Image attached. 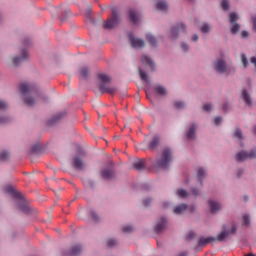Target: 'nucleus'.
<instances>
[{
    "mask_svg": "<svg viewBox=\"0 0 256 256\" xmlns=\"http://www.w3.org/2000/svg\"><path fill=\"white\" fill-rule=\"evenodd\" d=\"M19 90L24 95V103L27 107H33L37 103V99H41V95L37 94L36 98L29 96V93H33V85L22 83L19 85Z\"/></svg>",
    "mask_w": 256,
    "mask_h": 256,
    "instance_id": "1",
    "label": "nucleus"
},
{
    "mask_svg": "<svg viewBox=\"0 0 256 256\" xmlns=\"http://www.w3.org/2000/svg\"><path fill=\"white\" fill-rule=\"evenodd\" d=\"M172 155L171 149L165 148L162 152V156L156 159V167L158 169H167L171 163Z\"/></svg>",
    "mask_w": 256,
    "mask_h": 256,
    "instance_id": "2",
    "label": "nucleus"
},
{
    "mask_svg": "<svg viewBox=\"0 0 256 256\" xmlns=\"http://www.w3.org/2000/svg\"><path fill=\"white\" fill-rule=\"evenodd\" d=\"M98 79L101 81V84H100L101 93H109V95H113V93L117 91L116 88L107 86L106 83L111 82V77H109V75L99 74Z\"/></svg>",
    "mask_w": 256,
    "mask_h": 256,
    "instance_id": "3",
    "label": "nucleus"
},
{
    "mask_svg": "<svg viewBox=\"0 0 256 256\" xmlns=\"http://www.w3.org/2000/svg\"><path fill=\"white\" fill-rule=\"evenodd\" d=\"M247 159H256V150L252 149L249 152L243 150L236 154V161L238 163H243V161H247Z\"/></svg>",
    "mask_w": 256,
    "mask_h": 256,
    "instance_id": "4",
    "label": "nucleus"
},
{
    "mask_svg": "<svg viewBox=\"0 0 256 256\" xmlns=\"http://www.w3.org/2000/svg\"><path fill=\"white\" fill-rule=\"evenodd\" d=\"M214 69L216 73L220 74L227 73V75H229L231 73V69L227 66V63L223 59H217L214 62Z\"/></svg>",
    "mask_w": 256,
    "mask_h": 256,
    "instance_id": "5",
    "label": "nucleus"
},
{
    "mask_svg": "<svg viewBox=\"0 0 256 256\" xmlns=\"http://www.w3.org/2000/svg\"><path fill=\"white\" fill-rule=\"evenodd\" d=\"M119 23V15L115 9L112 10V18H109L106 22H104V29H113L115 25Z\"/></svg>",
    "mask_w": 256,
    "mask_h": 256,
    "instance_id": "6",
    "label": "nucleus"
},
{
    "mask_svg": "<svg viewBox=\"0 0 256 256\" xmlns=\"http://www.w3.org/2000/svg\"><path fill=\"white\" fill-rule=\"evenodd\" d=\"M187 209L189 210L190 213H193L195 211V206L191 205L188 206L187 204H180L174 207L173 209V213H175V215H183V213H185V211H187Z\"/></svg>",
    "mask_w": 256,
    "mask_h": 256,
    "instance_id": "7",
    "label": "nucleus"
},
{
    "mask_svg": "<svg viewBox=\"0 0 256 256\" xmlns=\"http://www.w3.org/2000/svg\"><path fill=\"white\" fill-rule=\"evenodd\" d=\"M186 29H187V26H185V24L183 23H180L174 26L171 30V39H177L181 31L185 33Z\"/></svg>",
    "mask_w": 256,
    "mask_h": 256,
    "instance_id": "8",
    "label": "nucleus"
},
{
    "mask_svg": "<svg viewBox=\"0 0 256 256\" xmlns=\"http://www.w3.org/2000/svg\"><path fill=\"white\" fill-rule=\"evenodd\" d=\"M130 43L134 49H143L145 47V41L139 38H135L133 35L129 36Z\"/></svg>",
    "mask_w": 256,
    "mask_h": 256,
    "instance_id": "9",
    "label": "nucleus"
},
{
    "mask_svg": "<svg viewBox=\"0 0 256 256\" xmlns=\"http://www.w3.org/2000/svg\"><path fill=\"white\" fill-rule=\"evenodd\" d=\"M72 165L77 171H83V169H85V162H83V159H81L79 156L73 157Z\"/></svg>",
    "mask_w": 256,
    "mask_h": 256,
    "instance_id": "10",
    "label": "nucleus"
},
{
    "mask_svg": "<svg viewBox=\"0 0 256 256\" xmlns=\"http://www.w3.org/2000/svg\"><path fill=\"white\" fill-rule=\"evenodd\" d=\"M215 241H217V238L213 236H209L207 238L200 237L198 240V246L205 247V245H209V243H215Z\"/></svg>",
    "mask_w": 256,
    "mask_h": 256,
    "instance_id": "11",
    "label": "nucleus"
},
{
    "mask_svg": "<svg viewBox=\"0 0 256 256\" xmlns=\"http://www.w3.org/2000/svg\"><path fill=\"white\" fill-rule=\"evenodd\" d=\"M166 225H167V219H165V217L160 218L159 222L155 226L156 233H161V231L165 229Z\"/></svg>",
    "mask_w": 256,
    "mask_h": 256,
    "instance_id": "12",
    "label": "nucleus"
},
{
    "mask_svg": "<svg viewBox=\"0 0 256 256\" xmlns=\"http://www.w3.org/2000/svg\"><path fill=\"white\" fill-rule=\"evenodd\" d=\"M197 132V124H191L189 130L186 133V139H195V133Z\"/></svg>",
    "mask_w": 256,
    "mask_h": 256,
    "instance_id": "13",
    "label": "nucleus"
},
{
    "mask_svg": "<svg viewBox=\"0 0 256 256\" xmlns=\"http://www.w3.org/2000/svg\"><path fill=\"white\" fill-rule=\"evenodd\" d=\"M242 98L244 100V103L248 105V107H251L253 105V101L251 100V96L249 95V92H247L246 89L242 90Z\"/></svg>",
    "mask_w": 256,
    "mask_h": 256,
    "instance_id": "14",
    "label": "nucleus"
},
{
    "mask_svg": "<svg viewBox=\"0 0 256 256\" xmlns=\"http://www.w3.org/2000/svg\"><path fill=\"white\" fill-rule=\"evenodd\" d=\"M209 207L212 213H217V211H221V204L215 200L209 201Z\"/></svg>",
    "mask_w": 256,
    "mask_h": 256,
    "instance_id": "15",
    "label": "nucleus"
},
{
    "mask_svg": "<svg viewBox=\"0 0 256 256\" xmlns=\"http://www.w3.org/2000/svg\"><path fill=\"white\" fill-rule=\"evenodd\" d=\"M157 147H159V138L158 136H154L148 145V149L155 151Z\"/></svg>",
    "mask_w": 256,
    "mask_h": 256,
    "instance_id": "16",
    "label": "nucleus"
},
{
    "mask_svg": "<svg viewBox=\"0 0 256 256\" xmlns=\"http://www.w3.org/2000/svg\"><path fill=\"white\" fill-rule=\"evenodd\" d=\"M81 251H83V248L81 247V245H74V246H72L68 255L76 256V255H79V253H81Z\"/></svg>",
    "mask_w": 256,
    "mask_h": 256,
    "instance_id": "17",
    "label": "nucleus"
},
{
    "mask_svg": "<svg viewBox=\"0 0 256 256\" xmlns=\"http://www.w3.org/2000/svg\"><path fill=\"white\" fill-rule=\"evenodd\" d=\"M102 177L103 179H113V177H115V173L111 169H104L102 171Z\"/></svg>",
    "mask_w": 256,
    "mask_h": 256,
    "instance_id": "18",
    "label": "nucleus"
},
{
    "mask_svg": "<svg viewBox=\"0 0 256 256\" xmlns=\"http://www.w3.org/2000/svg\"><path fill=\"white\" fill-rule=\"evenodd\" d=\"M141 61L144 65H149V67H151L152 69H153V67H155L153 60L147 55L142 56Z\"/></svg>",
    "mask_w": 256,
    "mask_h": 256,
    "instance_id": "19",
    "label": "nucleus"
},
{
    "mask_svg": "<svg viewBox=\"0 0 256 256\" xmlns=\"http://www.w3.org/2000/svg\"><path fill=\"white\" fill-rule=\"evenodd\" d=\"M21 53H22V57H21V58H19V57H14V59H13L14 65H19V63H21V61L27 60V51L22 50Z\"/></svg>",
    "mask_w": 256,
    "mask_h": 256,
    "instance_id": "20",
    "label": "nucleus"
},
{
    "mask_svg": "<svg viewBox=\"0 0 256 256\" xmlns=\"http://www.w3.org/2000/svg\"><path fill=\"white\" fill-rule=\"evenodd\" d=\"M129 17H130V21L134 23V25H137L139 18L137 17V13H135V10L133 9L129 10Z\"/></svg>",
    "mask_w": 256,
    "mask_h": 256,
    "instance_id": "21",
    "label": "nucleus"
},
{
    "mask_svg": "<svg viewBox=\"0 0 256 256\" xmlns=\"http://www.w3.org/2000/svg\"><path fill=\"white\" fill-rule=\"evenodd\" d=\"M154 91L157 93V95H167V89L161 85L155 86Z\"/></svg>",
    "mask_w": 256,
    "mask_h": 256,
    "instance_id": "22",
    "label": "nucleus"
},
{
    "mask_svg": "<svg viewBox=\"0 0 256 256\" xmlns=\"http://www.w3.org/2000/svg\"><path fill=\"white\" fill-rule=\"evenodd\" d=\"M134 169H137V171H141L142 169H145V161L138 160L133 163Z\"/></svg>",
    "mask_w": 256,
    "mask_h": 256,
    "instance_id": "23",
    "label": "nucleus"
},
{
    "mask_svg": "<svg viewBox=\"0 0 256 256\" xmlns=\"http://www.w3.org/2000/svg\"><path fill=\"white\" fill-rule=\"evenodd\" d=\"M167 2L165 1H159L157 4H156V9L157 11H167Z\"/></svg>",
    "mask_w": 256,
    "mask_h": 256,
    "instance_id": "24",
    "label": "nucleus"
},
{
    "mask_svg": "<svg viewBox=\"0 0 256 256\" xmlns=\"http://www.w3.org/2000/svg\"><path fill=\"white\" fill-rule=\"evenodd\" d=\"M146 39L152 47H155L157 45V38L155 36L147 34Z\"/></svg>",
    "mask_w": 256,
    "mask_h": 256,
    "instance_id": "25",
    "label": "nucleus"
},
{
    "mask_svg": "<svg viewBox=\"0 0 256 256\" xmlns=\"http://www.w3.org/2000/svg\"><path fill=\"white\" fill-rule=\"evenodd\" d=\"M229 237V231H222L216 238V241H225V238Z\"/></svg>",
    "mask_w": 256,
    "mask_h": 256,
    "instance_id": "26",
    "label": "nucleus"
},
{
    "mask_svg": "<svg viewBox=\"0 0 256 256\" xmlns=\"http://www.w3.org/2000/svg\"><path fill=\"white\" fill-rule=\"evenodd\" d=\"M139 75L142 81H145V83H149V77L147 76V73H145V71H143L141 68H139Z\"/></svg>",
    "mask_w": 256,
    "mask_h": 256,
    "instance_id": "27",
    "label": "nucleus"
},
{
    "mask_svg": "<svg viewBox=\"0 0 256 256\" xmlns=\"http://www.w3.org/2000/svg\"><path fill=\"white\" fill-rule=\"evenodd\" d=\"M88 76H89V69H87V67H82L80 69V77H82L83 79H87Z\"/></svg>",
    "mask_w": 256,
    "mask_h": 256,
    "instance_id": "28",
    "label": "nucleus"
},
{
    "mask_svg": "<svg viewBox=\"0 0 256 256\" xmlns=\"http://www.w3.org/2000/svg\"><path fill=\"white\" fill-rule=\"evenodd\" d=\"M177 195H178V197L185 199V197H187L189 195V192H187V190H184V189H178Z\"/></svg>",
    "mask_w": 256,
    "mask_h": 256,
    "instance_id": "29",
    "label": "nucleus"
},
{
    "mask_svg": "<svg viewBox=\"0 0 256 256\" xmlns=\"http://www.w3.org/2000/svg\"><path fill=\"white\" fill-rule=\"evenodd\" d=\"M18 207L22 213H29V206L27 204L20 203Z\"/></svg>",
    "mask_w": 256,
    "mask_h": 256,
    "instance_id": "30",
    "label": "nucleus"
},
{
    "mask_svg": "<svg viewBox=\"0 0 256 256\" xmlns=\"http://www.w3.org/2000/svg\"><path fill=\"white\" fill-rule=\"evenodd\" d=\"M229 17H230V23L232 24L235 23L237 19H239V16L235 12L230 13Z\"/></svg>",
    "mask_w": 256,
    "mask_h": 256,
    "instance_id": "31",
    "label": "nucleus"
},
{
    "mask_svg": "<svg viewBox=\"0 0 256 256\" xmlns=\"http://www.w3.org/2000/svg\"><path fill=\"white\" fill-rule=\"evenodd\" d=\"M197 175H198V179L201 183V181H203V177H205V170H203V168H199Z\"/></svg>",
    "mask_w": 256,
    "mask_h": 256,
    "instance_id": "32",
    "label": "nucleus"
},
{
    "mask_svg": "<svg viewBox=\"0 0 256 256\" xmlns=\"http://www.w3.org/2000/svg\"><path fill=\"white\" fill-rule=\"evenodd\" d=\"M221 7L224 11H229V0H222Z\"/></svg>",
    "mask_w": 256,
    "mask_h": 256,
    "instance_id": "33",
    "label": "nucleus"
},
{
    "mask_svg": "<svg viewBox=\"0 0 256 256\" xmlns=\"http://www.w3.org/2000/svg\"><path fill=\"white\" fill-rule=\"evenodd\" d=\"M239 29H241V26L238 23H235L232 27H231V33H233V35H235V33L239 32Z\"/></svg>",
    "mask_w": 256,
    "mask_h": 256,
    "instance_id": "34",
    "label": "nucleus"
},
{
    "mask_svg": "<svg viewBox=\"0 0 256 256\" xmlns=\"http://www.w3.org/2000/svg\"><path fill=\"white\" fill-rule=\"evenodd\" d=\"M234 137H236V139H243V131H241V129L237 128L234 133Z\"/></svg>",
    "mask_w": 256,
    "mask_h": 256,
    "instance_id": "35",
    "label": "nucleus"
},
{
    "mask_svg": "<svg viewBox=\"0 0 256 256\" xmlns=\"http://www.w3.org/2000/svg\"><path fill=\"white\" fill-rule=\"evenodd\" d=\"M0 159H1V161H7V159H9V152H7V151L1 152Z\"/></svg>",
    "mask_w": 256,
    "mask_h": 256,
    "instance_id": "36",
    "label": "nucleus"
},
{
    "mask_svg": "<svg viewBox=\"0 0 256 256\" xmlns=\"http://www.w3.org/2000/svg\"><path fill=\"white\" fill-rule=\"evenodd\" d=\"M250 224H251V219L249 218V215H244L243 216V225H245L246 227H249Z\"/></svg>",
    "mask_w": 256,
    "mask_h": 256,
    "instance_id": "37",
    "label": "nucleus"
},
{
    "mask_svg": "<svg viewBox=\"0 0 256 256\" xmlns=\"http://www.w3.org/2000/svg\"><path fill=\"white\" fill-rule=\"evenodd\" d=\"M210 29H211V27H209V24H203V26L200 27V31L202 33H209Z\"/></svg>",
    "mask_w": 256,
    "mask_h": 256,
    "instance_id": "38",
    "label": "nucleus"
},
{
    "mask_svg": "<svg viewBox=\"0 0 256 256\" xmlns=\"http://www.w3.org/2000/svg\"><path fill=\"white\" fill-rule=\"evenodd\" d=\"M174 107H175L176 109H183V107H185V102L176 101V102H174Z\"/></svg>",
    "mask_w": 256,
    "mask_h": 256,
    "instance_id": "39",
    "label": "nucleus"
},
{
    "mask_svg": "<svg viewBox=\"0 0 256 256\" xmlns=\"http://www.w3.org/2000/svg\"><path fill=\"white\" fill-rule=\"evenodd\" d=\"M241 61L244 65V67H247V65H249V61L247 60V56L245 54L241 55Z\"/></svg>",
    "mask_w": 256,
    "mask_h": 256,
    "instance_id": "40",
    "label": "nucleus"
},
{
    "mask_svg": "<svg viewBox=\"0 0 256 256\" xmlns=\"http://www.w3.org/2000/svg\"><path fill=\"white\" fill-rule=\"evenodd\" d=\"M107 245H108V247H115V245H117V240H115V239H108L107 240Z\"/></svg>",
    "mask_w": 256,
    "mask_h": 256,
    "instance_id": "41",
    "label": "nucleus"
},
{
    "mask_svg": "<svg viewBox=\"0 0 256 256\" xmlns=\"http://www.w3.org/2000/svg\"><path fill=\"white\" fill-rule=\"evenodd\" d=\"M122 231L123 233H131V231H133V226H124Z\"/></svg>",
    "mask_w": 256,
    "mask_h": 256,
    "instance_id": "42",
    "label": "nucleus"
},
{
    "mask_svg": "<svg viewBox=\"0 0 256 256\" xmlns=\"http://www.w3.org/2000/svg\"><path fill=\"white\" fill-rule=\"evenodd\" d=\"M90 213H91V217H92L93 221H99V216H97L95 214V211L91 210Z\"/></svg>",
    "mask_w": 256,
    "mask_h": 256,
    "instance_id": "43",
    "label": "nucleus"
},
{
    "mask_svg": "<svg viewBox=\"0 0 256 256\" xmlns=\"http://www.w3.org/2000/svg\"><path fill=\"white\" fill-rule=\"evenodd\" d=\"M0 109L1 110L7 109V102L0 100Z\"/></svg>",
    "mask_w": 256,
    "mask_h": 256,
    "instance_id": "44",
    "label": "nucleus"
},
{
    "mask_svg": "<svg viewBox=\"0 0 256 256\" xmlns=\"http://www.w3.org/2000/svg\"><path fill=\"white\" fill-rule=\"evenodd\" d=\"M221 121H223V119L219 116H217L215 119H214V123L215 125H221Z\"/></svg>",
    "mask_w": 256,
    "mask_h": 256,
    "instance_id": "45",
    "label": "nucleus"
},
{
    "mask_svg": "<svg viewBox=\"0 0 256 256\" xmlns=\"http://www.w3.org/2000/svg\"><path fill=\"white\" fill-rule=\"evenodd\" d=\"M181 49H182V51H189V45H187L186 43H182Z\"/></svg>",
    "mask_w": 256,
    "mask_h": 256,
    "instance_id": "46",
    "label": "nucleus"
},
{
    "mask_svg": "<svg viewBox=\"0 0 256 256\" xmlns=\"http://www.w3.org/2000/svg\"><path fill=\"white\" fill-rule=\"evenodd\" d=\"M213 106H211V104H205L203 105V110L204 111H210L212 109Z\"/></svg>",
    "mask_w": 256,
    "mask_h": 256,
    "instance_id": "47",
    "label": "nucleus"
},
{
    "mask_svg": "<svg viewBox=\"0 0 256 256\" xmlns=\"http://www.w3.org/2000/svg\"><path fill=\"white\" fill-rule=\"evenodd\" d=\"M149 203H151V198H147V199L143 200L144 207H149Z\"/></svg>",
    "mask_w": 256,
    "mask_h": 256,
    "instance_id": "48",
    "label": "nucleus"
},
{
    "mask_svg": "<svg viewBox=\"0 0 256 256\" xmlns=\"http://www.w3.org/2000/svg\"><path fill=\"white\" fill-rule=\"evenodd\" d=\"M63 117V113H59L54 117L53 121H59V119H61Z\"/></svg>",
    "mask_w": 256,
    "mask_h": 256,
    "instance_id": "49",
    "label": "nucleus"
},
{
    "mask_svg": "<svg viewBox=\"0 0 256 256\" xmlns=\"http://www.w3.org/2000/svg\"><path fill=\"white\" fill-rule=\"evenodd\" d=\"M241 36L243 37V39H245V37H249V32L242 31Z\"/></svg>",
    "mask_w": 256,
    "mask_h": 256,
    "instance_id": "50",
    "label": "nucleus"
},
{
    "mask_svg": "<svg viewBox=\"0 0 256 256\" xmlns=\"http://www.w3.org/2000/svg\"><path fill=\"white\" fill-rule=\"evenodd\" d=\"M192 41H195V42L199 41V35L194 34V35L192 36Z\"/></svg>",
    "mask_w": 256,
    "mask_h": 256,
    "instance_id": "51",
    "label": "nucleus"
},
{
    "mask_svg": "<svg viewBox=\"0 0 256 256\" xmlns=\"http://www.w3.org/2000/svg\"><path fill=\"white\" fill-rule=\"evenodd\" d=\"M228 233H232L234 235V233H237V227L233 226Z\"/></svg>",
    "mask_w": 256,
    "mask_h": 256,
    "instance_id": "52",
    "label": "nucleus"
},
{
    "mask_svg": "<svg viewBox=\"0 0 256 256\" xmlns=\"http://www.w3.org/2000/svg\"><path fill=\"white\" fill-rule=\"evenodd\" d=\"M193 237H195V233H194V232H190V233L187 235V239H193Z\"/></svg>",
    "mask_w": 256,
    "mask_h": 256,
    "instance_id": "53",
    "label": "nucleus"
},
{
    "mask_svg": "<svg viewBox=\"0 0 256 256\" xmlns=\"http://www.w3.org/2000/svg\"><path fill=\"white\" fill-rule=\"evenodd\" d=\"M192 193H193V195H199V190H197V189H192Z\"/></svg>",
    "mask_w": 256,
    "mask_h": 256,
    "instance_id": "54",
    "label": "nucleus"
},
{
    "mask_svg": "<svg viewBox=\"0 0 256 256\" xmlns=\"http://www.w3.org/2000/svg\"><path fill=\"white\" fill-rule=\"evenodd\" d=\"M0 123H7V119L0 117Z\"/></svg>",
    "mask_w": 256,
    "mask_h": 256,
    "instance_id": "55",
    "label": "nucleus"
},
{
    "mask_svg": "<svg viewBox=\"0 0 256 256\" xmlns=\"http://www.w3.org/2000/svg\"><path fill=\"white\" fill-rule=\"evenodd\" d=\"M23 43H24V45H29V43H30L29 38L25 39Z\"/></svg>",
    "mask_w": 256,
    "mask_h": 256,
    "instance_id": "56",
    "label": "nucleus"
},
{
    "mask_svg": "<svg viewBox=\"0 0 256 256\" xmlns=\"http://www.w3.org/2000/svg\"><path fill=\"white\" fill-rule=\"evenodd\" d=\"M222 109L223 111H227V104H223Z\"/></svg>",
    "mask_w": 256,
    "mask_h": 256,
    "instance_id": "57",
    "label": "nucleus"
},
{
    "mask_svg": "<svg viewBox=\"0 0 256 256\" xmlns=\"http://www.w3.org/2000/svg\"><path fill=\"white\" fill-rule=\"evenodd\" d=\"M253 24H256V16L252 17Z\"/></svg>",
    "mask_w": 256,
    "mask_h": 256,
    "instance_id": "58",
    "label": "nucleus"
},
{
    "mask_svg": "<svg viewBox=\"0 0 256 256\" xmlns=\"http://www.w3.org/2000/svg\"><path fill=\"white\" fill-rule=\"evenodd\" d=\"M244 256H256V255L253 253H248V254H245Z\"/></svg>",
    "mask_w": 256,
    "mask_h": 256,
    "instance_id": "59",
    "label": "nucleus"
},
{
    "mask_svg": "<svg viewBox=\"0 0 256 256\" xmlns=\"http://www.w3.org/2000/svg\"><path fill=\"white\" fill-rule=\"evenodd\" d=\"M245 201H249V196H244Z\"/></svg>",
    "mask_w": 256,
    "mask_h": 256,
    "instance_id": "60",
    "label": "nucleus"
},
{
    "mask_svg": "<svg viewBox=\"0 0 256 256\" xmlns=\"http://www.w3.org/2000/svg\"><path fill=\"white\" fill-rule=\"evenodd\" d=\"M253 30L256 31V24H253Z\"/></svg>",
    "mask_w": 256,
    "mask_h": 256,
    "instance_id": "61",
    "label": "nucleus"
},
{
    "mask_svg": "<svg viewBox=\"0 0 256 256\" xmlns=\"http://www.w3.org/2000/svg\"><path fill=\"white\" fill-rule=\"evenodd\" d=\"M15 197H19V193H14Z\"/></svg>",
    "mask_w": 256,
    "mask_h": 256,
    "instance_id": "62",
    "label": "nucleus"
},
{
    "mask_svg": "<svg viewBox=\"0 0 256 256\" xmlns=\"http://www.w3.org/2000/svg\"><path fill=\"white\" fill-rule=\"evenodd\" d=\"M167 205H169V204H164V207H167Z\"/></svg>",
    "mask_w": 256,
    "mask_h": 256,
    "instance_id": "63",
    "label": "nucleus"
}]
</instances>
